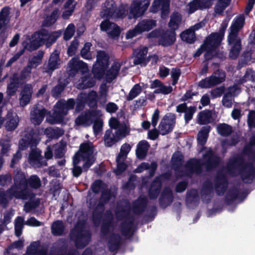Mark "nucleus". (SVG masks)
Masks as SVG:
<instances>
[{
  "label": "nucleus",
  "instance_id": "nucleus-61",
  "mask_svg": "<svg viewBox=\"0 0 255 255\" xmlns=\"http://www.w3.org/2000/svg\"><path fill=\"white\" fill-rule=\"evenodd\" d=\"M114 240L110 242L109 248L111 250H114L117 249L120 243V237L119 235H115L114 237Z\"/></svg>",
  "mask_w": 255,
  "mask_h": 255
},
{
  "label": "nucleus",
  "instance_id": "nucleus-12",
  "mask_svg": "<svg viewBox=\"0 0 255 255\" xmlns=\"http://www.w3.org/2000/svg\"><path fill=\"white\" fill-rule=\"evenodd\" d=\"M225 73L220 71L214 72L211 76L202 80L198 85L203 88H209L223 82L225 80Z\"/></svg>",
  "mask_w": 255,
  "mask_h": 255
},
{
  "label": "nucleus",
  "instance_id": "nucleus-58",
  "mask_svg": "<svg viewBox=\"0 0 255 255\" xmlns=\"http://www.w3.org/2000/svg\"><path fill=\"white\" fill-rule=\"evenodd\" d=\"M103 122L101 119L97 120L93 126V130L95 135L98 134L102 129Z\"/></svg>",
  "mask_w": 255,
  "mask_h": 255
},
{
  "label": "nucleus",
  "instance_id": "nucleus-18",
  "mask_svg": "<svg viewBox=\"0 0 255 255\" xmlns=\"http://www.w3.org/2000/svg\"><path fill=\"white\" fill-rule=\"evenodd\" d=\"M204 25L205 23L203 22H201L183 32L180 35L182 40L190 43L193 42L195 39L194 30H198Z\"/></svg>",
  "mask_w": 255,
  "mask_h": 255
},
{
  "label": "nucleus",
  "instance_id": "nucleus-33",
  "mask_svg": "<svg viewBox=\"0 0 255 255\" xmlns=\"http://www.w3.org/2000/svg\"><path fill=\"white\" fill-rule=\"evenodd\" d=\"M60 65V59L58 56V53L57 51L53 52L49 60L47 68L50 70H54L57 68Z\"/></svg>",
  "mask_w": 255,
  "mask_h": 255
},
{
  "label": "nucleus",
  "instance_id": "nucleus-28",
  "mask_svg": "<svg viewBox=\"0 0 255 255\" xmlns=\"http://www.w3.org/2000/svg\"><path fill=\"white\" fill-rule=\"evenodd\" d=\"M32 88L30 85L26 86L21 93L20 104L22 106H25L29 102L32 95Z\"/></svg>",
  "mask_w": 255,
  "mask_h": 255
},
{
  "label": "nucleus",
  "instance_id": "nucleus-4",
  "mask_svg": "<svg viewBox=\"0 0 255 255\" xmlns=\"http://www.w3.org/2000/svg\"><path fill=\"white\" fill-rule=\"evenodd\" d=\"M74 102L72 99H69L67 102H58L55 108L53 120H48L51 124L60 123L62 121V118L67 114L69 109H73Z\"/></svg>",
  "mask_w": 255,
  "mask_h": 255
},
{
  "label": "nucleus",
  "instance_id": "nucleus-59",
  "mask_svg": "<svg viewBox=\"0 0 255 255\" xmlns=\"http://www.w3.org/2000/svg\"><path fill=\"white\" fill-rule=\"evenodd\" d=\"M17 83L14 81H11L7 86V93L8 95L9 96L13 95L17 90Z\"/></svg>",
  "mask_w": 255,
  "mask_h": 255
},
{
  "label": "nucleus",
  "instance_id": "nucleus-31",
  "mask_svg": "<svg viewBox=\"0 0 255 255\" xmlns=\"http://www.w3.org/2000/svg\"><path fill=\"white\" fill-rule=\"evenodd\" d=\"M204 159L206 160V166L209 169L215 166L219 160L217 156L213 155L211 150H208V153L204 155Z\"/></svg>",
  "mask_w": 255,
  "mask_h": 255
},
{
  "label": "nucleus",
  "instance_id": "nucleus-46",
  "mask_svg": "<svg viewBox=\"0 0 255 255\" xmlns=\"http://www.w3.org/2000/svg\"><path fill=\"white\" fill-rule=\"evenodd\" d=\"M130 149L131 147L128 144L125 143L123 144L121 147L120 152L117 157L119 159H122V160H125Z\"/></svg>",
  "mask_w": 255,
  "mask_h": 255
},
{
  "label": "nucleus",
  "instance_id": "nucleus-13",
  "mask_svg": "<svg viewBox=\"0 0 255 255\" xmlns=\"http://www.w3.org/2000/svg\"><path fill=\"white\" fill-rule=\"evenodd\" d=\"M175 123L174 114L169 113L165 115L158 127L159 133L162 135H165L170 132L172 130Z\"/></svg>",
  "mask_w": 255,
  "mask_h": 255
},
{
  "label": "nucleus",
  "instance_id": "nucleus-23",
  "mask_svg": "<svg viewBox=\"0 0 255 255\" xmlns=\"http://www.w3.org/2000/svg\"><path fill=\"white\" fill-rule=\"evenodd\" d=\"M136 54L134 63L136 65L141 64V65H145L148 61L146 58V55L147 53V48L145 47H142L135 51Z\"/></svg>",
  "mask_w": 255,
  "mask_h": 255
},
{
  "label": "nucleus",
  "instance_id": "nucleus-62",
  "mask_svg": "<svg viewBox=\"0 0 255 255\" xmlns=\"http://www.w3.org/2000/svg\"><path fill=\"white\" fill-rule=\"evenodd\" d=\"M195 112V108L190 107L188 108L185 112V119L186 122L191 120L193 115Z\"/></svg>",
  "mask_w": 255,
  "mask_h": 255
},
{
  "label": "nucleus",
  "instance_id": "nucleus-36",
  "mask_svg": "<svg viewBox=\"0 0 255 255\" xmlns=\"http://www.w3.org/2000/svg\"><path fill=\"white\" fill-rule=\"evenodd\" d=\"M42 56V54L41 53L32 59L30 62V65L27 66L23 72V74H24L23 76V77H25L27 74L30 73L31 67H36L40 64Z\"/></svg>",
  "mask_w": 255,
  "mask_h": 255
},
{
  "label": "nucleus",
  "instance_id": "nucleus-63",
  "mask_svg": "<svg viewBox=\"0 0 255 255\" xmlns=\"http://www.w3.org/2000/svg\"><path fill=\"white\" fill-rule=\"evenodd\" d=\"M180 71L179 69H173L171 71V76L173 79L172 84L175 85L178 80L179 77L180 75Z\"/></svg>",
  "mask_w": 255,
  "mask_h": 255
},
{
  "label": "nucleus",
  "instance_id": "nucleus-51",
  "mask_svg": "<svg viewBox=\"0 0 255 255\" xmlns=\"http://www.w3.org/2000/svg\"><path fill=\"white\" fill-rule=\"evenodd\" d=\"M146 204V200L144 197H140L134 204V211L137 213L142 210Z\"/></svg>",
  "mask_w": 255,
  "mask_h": 255
},
{
  "label": "nucleus",
  "instance_id": "nucleus-53",
  "mask_svg": "<svg viewBox=\"0 0 255 255\" xmlns=\"http://www.w3.org/2000/svg\"><path fill=\"white\" fill-rule=\"evenodd\" d=\"M183 156L180 152H176L174 153L172 158V162L173 165H180L182 164Z\"/></svg>",
  "mask_w": 255,
  "mask_h": 255
},
{
  "label": "nucleus",
  "instance_id": "nucleus-39",
  "mask_svg": "<svg viewBox=\"0 0 255 255\" xmlns=\"http://www.w3.org/2000/svg\"><path fill=\"white\" fill-rule=\"evenodd\" d=\"M181 16L178 13L173 14L169 22V26L171 28L172 31L178 28L181 23Z\"/></svg>",
  "mask_w": 255,
  "mask_h": 255
},
{
  "label": "nucleus",
  "instance_id": "nucleus-7",
  "mask_svg": "<svg viewBox=\"0 0 255 255\" xmlns=\"http://www.w3.org/2000/svg\"><path fill=\"white\" fill-rule=\"evenodd\" d=\"M129 132V130L127 126H122L119 127L118 130H116L115 134L111 130L106 131L104 138L105 145L110 147L122 138L125 137Z\"/></svg>",
  "mask_w": 255,
  "mask_h": 255
},
{
  "label": "nucleus",
  "instance_id": "nucleus-32",
  "mask_svg": "<svg viewBox=\"0 0 255 255\" xmlns=\"http://www.w3.org/2000/svg\"><path fill=\"white\" fill-rule=\"evenodd\" d=\"M210 129L209 126L204 127L199 132L197 140L200 145L202 146L206 142Z\"/></svg>",
  "mask_w": 255,
  "mask_h": 255
},
{
  "label": "nucleus",
  "instance_id": "nucleus-40",
  "mask_svg": "<svg viewBox=\"0 0 255 255\" xmlns=\"http://www.w3.org/2000/svg\"><path fill=\"white\" fill-rule=\"evenodd\" d=\"M91 46L92 44L89 42H87L84 45L81 51V55L83 58L90 60L94 57V54L90 51Z\"/></svg>",
  "mask_w": 255,
  "mask_h": 255
},
{
  "label": "nucleus",
  "instance_id": "nucleus-45",
  "mask_svg": "<svg viewBox=\"0 0 255 255\" xmlns=\"http://www.w3.org/2000/svg\"><path fill=\"white\" fill-rule=\"evenodd\" d=\"M200 165L199 161L196 159H192L187 164L186 170L189 172H197V170Z\"/></svg>",
  "mask_w": 255,
  "mask_h": 255
},
{
  "label": "nucleus",
  "instance_id": "nucleus-41",
  "mask_svg": "<svg viewBox=\"0 0 255 255\" xmlns=\"http://www.w3.org/2000/svg\"><path fill=\"white\" fill-rule=\"evenodd\" d=\"M52 232L55 235H61L63 231L64 227L62 222L57 221L52 225Z\"/></svg>",
  "mask_w": 255,
  "mask_h": 255
},
{
  "label": "nucleus",
  "instance_id": "nucleus-24",
  "mask_svg": "<svg viewBox=\"0 0 255 255\" xmlns=\"http://www.w3.org/2000/svg\"><path fill=\"white\" fill-rule=\"evenodd\" d=\"M175 40V33L174 31H166L160 36V44L168 46L174 43Z\"/></svg>",
  "mask_w": 255,
  "mask_h": 255
},
{
  "label": "nucleus",
  "instance_id": "nucleus-2",
  "mask_svg": "<svg viewBox=\"0 0 255 255\" xmlns=\"http://www.w3.org/2000/svg\"><path fill=\"white\" fill-rule=\"evenodd\" d=\"M95 160L93 145L90 142L81 145L80 148L73 158V175L78 177L82 173L81 168L78 166L80 162H83V167L87 170Z\"/></svg>",
  "mask_w": 255,
  "mask_h": 255
},
{
  "label": "nucleus",
  "instance_id": "nucleus-34",
  "mask_svg": "<svg viewBox=\"0 0 255 255\" xmlns=\"http://www.w3.org/2000/svg\"><path fill=\"white\" fill-rule=\"evenodd\" d=\"M9 9L5 7L0 12V29L6 25L9 20Z\"/></svg>",
  "mask_w": 255,
  "mask_h": 255
},
{
  "label": "nucleus",
  "instance_id": "nucleus-55",
  "mask_svg": "<svg viewBox=\"0 0 255 255\" xmlns=\"http://www.w3.org/2000/svg\"><path fill=\"white\" fill-rule=\"evenodd\" d=\"M124 160H122V159H119L117 158V168L115 170V172L117 174H120L123 172L127 168L126 164L124 162Z\"/></svg>",
  "mask_w": 255,
  "mask_h": 255
},
{
  "label": "nucleus",
  "instance_id": "nucleus-54",
  "mask_svg": "<svg viewBox=\"0 0 255 255\" xmlns=\"http://www.w3.org/2000/svg\"><path fill=\"white\" fill-rule=\"evenodd\" d=\"M0 145L1 146V154L2 155H6L10 148L9 140L1 139L0 140Z\"/></svg>",
  "mask_w": 255,
  "mask_h": 255
},
{
  "label": "nucleus",
  "instance_id": "nucleus-21",
  "mask_svg": "<svg viewBox=\"0 0 255 255\" xmlns=\"http://www.w3.org/2000/svg\"><path fill=\"white\" fill-rule=\"evenodd\" d=\"M29 160L30 163L36 167L46 165V163L43 161L40 151L37 149L31 151L29 156Z\"/></svg>",
  "mask_w": 255,
  "mask_h": 255
},
{
  "label": "nucleus",
  "instance_id": "nucleus-15",
  "mask_svg": "<svg viewBox=\"0 0 255 255\" xmlns=\"http://www.w3.org/2000/svg\"><path fill=\"white\" fill-rule=\"evenodd\" d=\"M245 23V18L243 15L237 16L233 20L230 27V32L228 36V41L232 42L238 37V31L243 27Z\"/></svg>",
  "mask_w": 255,
  "mask_h": 255
},
{
  "label": "nucleus",
  "instance_id": "nucleus-29",
  "mask_svg": "<svg viewBox=\"0 0 255 255\" xmlns=\"http://www.w3.org/2000/svg\"><path fill=\"white\" fill-rule=\"evenodd\" d=\"M229 43L232 45L230 52V56L232 58H236L239 55L241 50V40L240 38H235Z\"/></svg>",
  "mask_w": 255,
  "mask_h": 255
},
{
  "label": "nucleus",
  "instance_id": "nucleus-57",
  "mask_svg": "<svg viewBox=\"0 0 255 255\" xmlns=\"http://www.w3.org/2000/svg\"><path fill=\"white\" fill-rule=\"evenodd\" d=\"M223 105L227 108L231 107L233 103V97L230 96L229 94H226L222 100Z\"/></svg>",
  "mask_w": 255,
  "mask_h": 255
},
{
  "label": "nucleus",
  "instance_id": "nucleus-20",
  "mask_svg": "<svg viewBox=\"0 0 255 255\" xmlns=\"http://www.w3.org/2000/svg\"><path fill=\"white\" fill-rule=\"evenodd\" d=\"M101 28L102 30L106 31L108 34L112 37L117 36L120 34L119 28L115 23L108 20L101 23Z\"/></svg>",
  "mask_w": 255,
  "mask_h": 255
},
{
  "label": "nucleus",
  "instance_id": "nucleus-6",
  "mask_svg": "<svg viewBox=\"0 0 255 255\" xmlns=\"http://www.w3.org/2000/svg\"><path fill=\"white\" fill-rule=\"evenodd\" d=\"M125 12L126 10L124 7L117 9L115 2L113 0H108L103 5L100 15L103 17H124L126 15Z\"/></svg>",
  "mask_w": 255,
  "mask_h": 255
},
{
  "label": "nucleus",
  "instance_id": "nucleus-9",
  "mask_svg": "<svg viewBox=\"0 0 255 255\" xmlns=\"http://www.w3.org/2000/svg\"><path fill=\"white\" fill-rule=\"evenodd\" d=\"M224 37V33H214L210 35L206 40L204 44L194 54V56H199L203 49L209 52L217 47L221 43Z\"/></svg>",
  "mask_w": 255,
  "mask_h": 255
},
{
  "label": "nucleus",
  "instance_id": "nucleus-16",
  "mask_svg": "<svg viewBox=\"0 0 255 255\" xmlns=\"http://www.w3.org/2000/svg\"><path fill=\"white\" fill-rule=\"evenodd\" d=\"M169 0H154L150 10L156 12L159 9L161 10V16L165 18L168 13Z\"/></svg>",
  "mask_w": 255,
  "mask_h": 255
},
{
  "label": "nucleus",
  "instance_id": "nucleus-22",
  "mask_svg": "<svg viewBox=\"0 0 255 255\" xmlns=\"http://www.w3.org/2000/svg\"><path fill=\"white\" fill-rule=\"evenodd\" d=\"M97 98V94L95 92L92 91L88 94L82 93L78 97V103L76 106V110L80 111L83 107L84 103H91L95 101Z\"/></svg>",
  "mask_w": 255,
  "mask_h": 255
},
{
  "label": "nucleus",
  "instance_id": "nucleus-5",
  "mask_svg": "<svg viewBox=\"0 0 255 255\" xmlns=\"http://www.w3.org/2000/svg\"><path fill=\"white\" fill-rule=\"evenodd\" d=\"M109 57L104 51H98L97 55V62L93 66V72L94 76L100 79L104 75L105 69L109 65Z\"/></svg>",
  "mask_w": 255,
  "mask_h": 255
},
{
  "label": "nucleus",
  "instance_id": "nucleus-64",
  "mask_svg": "<svg viewBox=\"0 0 255 255\" xmlns=\"http://www.w3.org/2000/svg\"><path fill=\"white\" fill-rule=\"evenodd\" d=\"M224 88L223 87L217 88L211 91V94L213 98L220 97L224 92Z\"/></svg>",
  "mask_w": 255,
  "mask_h": 255
},
{
  "label": "nucleus",
  "instance_id": "nucleus-37",
  "mask_svg": "<svg viewBox=\"0 0 255 255\" xmlns=\"http://www.w3.org/2000/svg\"><path fill=\"white\" fill-rule=\"evenodd\" d=\"M120 67L121 64L118 62L115 63L112 65L111 68L107 74V79L109 82H111L116 77Z\"/></svg>",
  "mask_w": 255,
  "mask_h": 255
},
{
  "label": "nucleus",
  "instance_id": "nucleus-17",
  "mask_svg": "<svg viewBox=\"0 0 255 255\" xmlns=\"http://www.w3.org/2000/svg\"><path fill=\"white\" fill-rule=\"evenodd\" d=\"M4 121L5 129L8 131H12L17 127L19 119L16 113L8 111Z\"/></svg>",
  "mask_w": 255,
  "mask_h": 255
},
{
  "label": "nucleus",
  "instance_id": "nucleus-44",
  "mask_svg": "<svg viewBox=\"0 0 255 255\" xmlns=\"http://www.w3.org/2000/svg\"><path fill=\"white\" fill-rule=\"evenodd\" d=\"M218 133L222 135L226 136L230 134L232 131V127L227 124H223L219 125L217 127Z\"/></svg>",
  "mask_w": 255,
  "mask_h": 255
},
{
  "label": "nucleus",
  "instance_id": "nucleus-60",
  "mask_svg": "<svg viewBox=\"0 0 255 255\" xmlns=\"http://www.w3.org/2000/svg\"><path fill=\"white\" fill-rule=\"evenodd\" d=\"M78 46V42L77 41V40L73 41L67 50V53L68 55L69 56H72L73 55H74L77 50Z\"/></svg>",
  "mask_w": 255,
  "mask_h": 255
},
{
  "label": "nucleus",
  "instance_id": "nucleus-14",
  "mask_svg": "<svg viewBox=\"0 0 255 255\" xmlns=\"http://www.w3.org/2000/svg\"><path fill=\"white\" fill-rule=\"evenodd\" d=\"M71 238L75 240L76 246L78 248H83L87 245L90 241V233L86 231L78 232V227L72 231Z\"/></svg>",
  "mask_w": 255,
  "mask_h": 255
},
{
  "label": "nucleus",
  "instance_id": "nucleus-43",
  "mask_svg": "<svg viewBox=\"0 0 255 255\" xmlns=\"http://www.w3.org/2000/svg\"><path fill=\"white\" fill-rule=\"evenodd\" d=\"M141 92V87L139 84L135 85L130 90L127 97L128 101H130L136 97Z\"/></svg>",
  "mask_w": 255,
  "mask_h": 255
},
{
  "label": "nucleus",
  "instance_id": "nucleus-30",
  "mask_svg": "<svg viewBox=\"0 0 255 255\" xmlns=\"http://www.w3.org/2000/svg\"><path fill=\"white\" fill-rule=\"evenodd\" d=\"M149 145L146 140L140 141L137 145L136 154L139 158H143L146 154Z\"/></svg>",
  "mask_w": 255,
  "mask_h": 255
},
{
  "label": "nucleus",
  "instance_id": "nucleus-8",
  "mask_svg": "<svg viewBox=\"0 0 255 255\" xmlns=\"http://www.w3.org/2000/svg\"><path fill=\"white\" fill-rule=\"evenodd\" d=\"M149 2V0H135L127 11L128 18H135L142 15L147 9Z\"/></svg>",
  "mask_w": 255,
  "mask_h": 255
},
{
  "label": "nucleus",
  "instance_id": "nucleus-11",
  "mask_svg": "<svg viewBox=\"0 0 255 255\" xmlns=\"http://www.w3.org/2000/svg\"><path fill=\"white\" fill-rule=\"evenodd\" d=\"M156 26L155 21L144 19L138 23L134 29L129 30L127 33V38H131L143 31H148Z\"/></svg>",
  "mask_w": 255,
  "mask_h": 255
},
{
  "label": "nucleus",
  "instance_id": "nucleus-1",
  "mask_svg": "<svg viewBox=\"0 0 255 255\" xmlns=\"http://www.w3.org/2000/svg\"><path fill=\"white\" fill-rule=\"evenodd\" d=\"M27 182L24 174L18 172L14 177V185L5 192L0 190V205L5 208L8 202L13 197L17 198L27 199Z\"/></svg>",
  "mask_w": 255,
  "mask_h": 255
},
{
  "label": "nucleus",
  "instance_id": "nucleus-35",
  "mask_svg": "<svg viewBox=\"0 0 255 255\" xmlns=\"http://www.w3.org/2000/svg\"><path fill=\"white\" fill-rule=\"evenodd\" d=\"M160 186V178H157L150 188L149 196L151 198H154L157 196Z\"/></svg>",
  "mask_w": 255,
  "mask_h": 255
},
{
  "label": "nucleus",
  "instance_id": "nucleus-38",
  "mask_svg": "<svg viewBox=\"0 0 255 255\" xmlns=\"http://www.w3.org/2000/svg\"><path fill=\"white\" fill-rule=\"evenodd\" d=\"M95 84V81L92 78L85 77L82 78L81 82L77 84L79 89H84L93 87Z\"/></svg>",
  "mask_w": 255,
  "mask_h": 255
},
{
  "label": "nucleus",
  "instance_id": "nucleus-42",
  "mask_svg": "<svg viewBox=\"0 0 255 255\" xmlns=\"http://www.w3.org/2000/svg\"><path fill=\"white\" fill-rule=\"evenodd\" d=\"M76 6V3H72L67 1L65 4V9L62 13V17L64 19H68L73 12Z\"/></svg>",
  "mask_w": 255,
  "mask_h": 255
},
{
  "label": "nucleus",
  "instance_id": "nucleus-25",
  "mask_svg": "<svg viewBox=\"0 0 255 255\" xmlns=\"http://www.w3.org/2000/svg\"><path fill=\"white\" fill-rule=\"evenodd\" d=\"M45 112L43 108H35L31 113V122L34 125L40 124L44 118Z\"/></svg>",
  "mask_w": 255,
  "mask_h": 255
},
{
  "label": "nucleus",
  "instance_id": "nucleus-26",
  "mask_svg": "<svg viewBox=\"0 0 255 255\" xmlns=\"http://www.w3.org/2000/svg\"><path fill=\"white\" fill-rule=\"evenodd\" d=\"M69 66L72 70H81L82 72H87L88 70L87 65L78 58H73L69 63Z\"/></svg>",
  "mask_w": 255,
  "mask_h": 255
},
{
  "label": "nucleus",
  "instance_id": "nucleus-52",
  "mask_svg": "<svg viewBox=\"0 0 255 255\" xmlns=\"http://www.w3.org/2000/svg\"><path fill=\"white\" fill-rule=\"evenodd\" d=\"M172 91V87L170 86H165L162 83L159 86L158 90H155L154 93H162L163 94H168L171 93Z\"/></svg>",
  "mask_w": 255,
  "mask_h": 255
},
{
  "label": "nucleus",
  "instance_id": "nucleus-10",
  "mask_svg": "<svg viewBox=\"0 0 255 255\" xmlns=\"http://www.w3.org/2000/svg\"><path fill=\"white\" fill-rule=\"evenodd\" d=\"M61 34L59 31H55L49 34L45 30H41L35 34L34 36L38 43L34 48H37L42 44H45L47 47L50 46L61 35Z\"/></svg>",
  "mask_w": 255,
  "mask_h": 255
},
{
  "label": "nucleus",
  "instance_id": "nucleus-47",
  "mask_svg": "<svg viewBox=\"0 0 255 255\" xmlns=\"http://www.w3.org/2000/svg\"><path fill=\"white\" fill-rule=\"evenodd\" d=\"M24 219L21 217H17L15 223V233L17 236H19L22 232Z\"/></svg>",
  "mask_w": 255,
  "mask_h": 255
},
{
  "label": "nucleus",
  "instance_id": "nucleus-3",
  "mask_svg": "<svg viewBox=\"0 0 255 255\" xmlns=\"http://www.w3.org/2000/svg\"><path fill=\"white\" fill-rule=\"evenodd\" d=\"M213 0H194L189 4L188 11L189 13H192L198 8H205L210 6ZM215 6V12L217 13H221L225 8L228 5L230 0H217Z\"/></svg>",
  "mask_w": 255,
  "mask_h": 255
},
{
  "label": "nucleus",
  "instance_id": "nucleus-27",
  "mask_svg": "<svg viewBox=\"0 0 255 255\" xmlns=\"http://www.w3.org/2000/svg\"><path fill=\"white\" fill-rule=\"evenodd\" d=\"M213 120V114L209 111H202L198 116V122L201 125L208 124Z\"/></svg>",
  "mask_w": 255,
  "mask_h": 255
},
{
  "label": "nucleus",
  "instance_id": "nucleus-48",
  "mask_svg": "<svg viewBox=\"0 0 255 255\" xmlns=\"http://www.w3.org/2000/svg\"><path fill=\"white\" fill-rule=\"evenodd\" d=\"M75 30L74 25L72 23L69 24L67 26L65 31L64 34V39L66 40L70 39L74 35L75 33Z\"/></svg>",
  "mask_w": 255,
  "mask_h": 255
},
{
  "label": "nucleus",
  "instance_id": "nucleus-49",
  "mask_svg": "<svg viewBox=\"0 0 255 255\" xmlns=\"http://www.w3.org/2000/svg\"><path fill=\"white\" fill-rule=\"evenodd\" d=\"M65 145L62 143H59L53 146V149L55 151V155L57 157H61L64 154Z\"/></svg>",
  "mask_w": 255,
  "mask_h": 255
},
{
  "label": "nucleus",
  "instance_id": "nucleus-19",
  "mask_svg": "<svg viewBox=\"0 0 255 255\" xmlns=\"http://www.w3.org/2000/svg\"><path fill=\"white\" fill-rule=\"evenodd\" d=\"M100 115L101 113L99 111L88 112L78 117L75 120V123L77 125L89 126L95 119L96 116Z\"/></svg>",
  "mask_w": 255,
  "mask_h": 255
},
{
  "label": "nucleus",
  "instance_id": "nucleus-50",
  "mask_svg": "<svg viewBox=\"0 0 255 255\" xmlns=\"http://www.w3.org/2000/svg\"><path fill=\"white\" fill-rule=\"evenodd\" d=\"M59 15V11L57 9L53 11L49 16H48L46 20L45 23L47 25H50L54 23L57 20Z\"/></svg>",
  "mask_w": 255,
  "mask_h": 255
},
{
  "label": "nucleus",
  "instance_id": "nucleus-56",
  "mask_svg": "<svg viewBox=\"0 0 255 255\" xmlns=\"http://www.w3.org/2000/svg\"><path fill=\"white\" fill-rule=\"evenodd\" d=\"M29 184L31 187L34 188H38L41 185L39 178L35 175L30 177L29 179Z\"/></svg>",
  "mask_w": 255,
  "mask_h": 255
}]
</instances>
